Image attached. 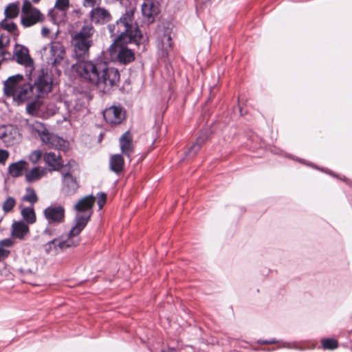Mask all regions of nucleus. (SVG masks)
Here are the masks:
<instances>
[{
    "label": "nucleus",
    "mask_w": 352,
    "mask_h": 352,
    "mask_svg": "<svg viewBox=\"0 0 352 352\" xmlns=\"http://www.w3.org/2000/svg\"><path fill=\"white\" fill-rule=\"evenodd\" d=\"M43 160L50 171L59 170L63 166V159L60 153L54 152L46 153L43 155Z\"/></svg>",
    "instance_id": "17"
},
{
    "label": "nucleus",
    "mask_w": 352,
    "mask_h": 352,
    "mask_svg": "<svg viewBox=\"0 0 352 352\" xmlns=\"http://www.w3.org/2000/svg\"><path fill=\"white\" fill-rule=\"evenodd\" d=\"M95 202V197L93 195H87L83 198H82L75 205V209L78 212H89V214L87 216L92 214V208L94 206ZM78 215H81L80 214H78ZM85 216V214H82ZM77 214L76 215V217Z\"/></svg>",
    "instance_id": "18"
},
{
    "label": "nucleus",
    "mask_w": 352,
    "mask_h": 352,
    "mask_svg": "<svg viewBox=\"0 0 352 352\" xmlns=\"http://www.w3.org/2000/svg\"><path fill=\"white\" fill-rule=\"evenodd\" d=\"M43 215L47 224L43 231V234L49 237L60 234V229L58 226L65 221V210L60 205H51L43 210Z\"/></svg>",
    "instance_id": "5"
},
{
    "label": "nucleus",
    "mask_w": 352,
    "mask_h": 352,
    "mask_svg": "<svg viewBox=\"0 0 352 352\" xmlns=\"http://www.w3.org/2000/svg\"><path fill=\"white\" fill-rule=\"evenodd\" d=\"M0 26L5 30H7L9 33H14L17 31V26L14 22H8L7 19H3L0 22Z\"/></svg>",
    "instance_id": "31"
},
{
    "label": "nucleus",
    "mask_w": 352,
    "mask_h": 352,
    "mask_svg": "<svg viewBox=\"0 0 352 352\" xmlns=\"http://www.w3.org/2000/svg\"><path fill=\"white\" fill-rule=\"evenodd\" d=\"M90 215H77L74 219V225L66 234H60L52 236L51 239L43 245V250L47 254H58L67 248L77 247L80 243L79 234L87 225Z\"/></svg>",
    "instance_id": "2"
},
{
    "label": "nucleus",
    "mask_w": 352,
    "mask_h": 352,
    "mask_svg": "<svg viewBox=\"0 0 352 352\" xmlns=\"http://www.w3.org/2000/svg\"><path fill=\"white\" fill-rule=\"evenodd\" d=\"M100 2L101 0H84V6L94 8L96 6L100 5Z\"/></svg>",
    "instance_id": "39"
},
{
    "label": "nucleus",
    "mask_w": 352,
    "mask_h": 352,
    "mask_svg": "<svg viewBox=\"0 0 352 352\" xmlns=\"http://www.w3.org/2000/svg\"><path fill=\"white\" fill-rule=\"evenodd\" d=\"M162 352H176L174 348H168L166 350H162Z\"/></svg>",
    "instance_id": "46"
},
{
    "label": "nucleus",
    "mask_w": 352,
    "mask_h": 352,
    "mask_svg": "<svg viewBox=\"0 0 352 352\" xmlns=\"http://www.w3.org/2000/svg\"><path fill=\"white\" fill-rule=\"evenodd\" d=\"M27 164L28 163L25 160L12 163L8 166V173L12 177H19L23 175V172L26 170Z\"/></svg>",
    "instance_id": "24"
},
{
    "label": "nucleus",
    "mask_w": 352,
    "mask_h": 352,
    "mask_svg": "<svg viewBox=\"0 0 352 352\" xmlns=\"http://www.w3.org/2000/svg\"><path fill=\"white\" fill-rule=\"evenodd\" d=\"M3 93L6 97L12 98L17 105L38 98L32 85L26 82L23 76L19 74L10 76L4 81Z\"/></svg>",
    "instance_id": "3"
},
{
    "label": "nucleus",
    "mask_w": 352,
    "mask_h": 352,
    "mask_svg": "<svg viewBox=\"0 0 352 352\" xmlns=\"http://www.w3.org/2000/svg\"><path fill=\"white\" fill-rule=\"evenodd\" d=\"M0 56L2 57L3 60H13L12 54L10 52L3 50V48L0 50Z\"/></svg>",
    "instance_id": "38"
},
{
    "label": "nucleus",
    "mask_w": 352,
    "mask_h": 352,
    "mask_svg": "<svg viewBox=\"0 0 352 352\" xmlns=\"http://www.w3.org/2000/svg\"><path fill=\"white\" fill-rule=\"evenodd\" d=\"M10 38L8 34H2L0 35V50L10 44Z\"/></svg>",
    "instance_id": "35"
},
{
    "label": "nucleus",
    "mask_w": 352,
    "mask_h": 352,
    "mask_svg": "<svg viewBox=\"0 0 352 352\" xmlns=\"http://www.w3.org/2000/svg\"><path fill=\"white\" fill-rule=\"evenodd\" d=\"M23 199L32 204H34L38 201V197L34 190H32L30 193L24 196Z\"/></svg>",
    "instance_id": "37"
},
{
    "label": "nucleus",
    "mask_w": 352,
    "mask_h": 352,
    "mask_svg": "<svg viewBox=\"0 0 352 352\" xmlns=\"http://www.w3.org/2000/svg\"><path fill=\"white\" fill-rule=\"evenodd\" d=\"M32 133H37L42 142L50 148L65 151L68 146V142L59 136L50 133L45 125L34 121L30 124Z\"/></svg>",
    "instance_id": "7"
},
{
    "label": "nucleus",
    "mask_w": 352,
    "mask_h": 352,
    "mask_svg": "<svg viewBox=\"0 0 352 352\" xmlns=\"http://www.w3.org/2000/svg\"><path fill=\"white\" fill-rule=\"evenodd\" d=\"M50 33V30L47 28L43 27L41 30L43 36H46Z\"/></svg>",
    "instance_id": "45"
},
{
    "label": "nucleus",
    "mask_w": 352,
    "mask_h": 352,
    "mask_svg": "<svg viewBox=\"0 0 352 352\" xmlns=\"http://www.w3.org/2000/svg\"><path fill=\"white\" fill-rule=\"evenodd\" d=\"M110 12L100 6L92 8L89 12V19L95 25H104L111 20Z\"/></svg>",
    "instance_id": "14"
},
{
    "label": "nucleus",
    "mask_w": 352,
    "mask_h": 352,
    "mask_svg": "<svg viewBox=\"0 0 352 352\" xmlns=\"http://www.w3.org/2000/svg\"><path fill=\"white\" fill-rule=\"evenodd\" d=\"M160 12V3L157 0H144L142 5V13L148 23H153Z\"/></svg>",
    "instance_id": "13"
},
{
    "label": "nucleus",
    "mask_w": 352,
    "mask_h": 352,
    "mask_svg": "<svg viewBox=\"0 0 352 352\" xmlns=\"http://www.w3.org/2000/svg\"><path fill=\"white\" fill-rule=\"evenodd\" d=\"M164 38L166 39V42L165 43L164 41L162 40V43L159 45L157 54L160 58L164 59V62H166V59L168 60L169 51L172 48V43L170 34H164Z\"/></svg>",
    "instance_id": "22"
},
{
    "label": "nucleus",
    "mask_w": 352,
    "mask_h": 352,
    "mask_svg": "<svg viewBox=\"0 0 352 352\" xmlns=\"http://www.w3.org/2000/svg\"><path fill=\"white\" fill-rule=\"evenodd\" d=\"M62 193L67 197H70L76 193L79 188V184L77 181L76 177H67L66 178H62Z\"/></svg>",
    "instance_id": "16"
},
{
    "label": "nucleus",
    "mask_w": 352,
    "mask_h": 352,
    "mask_svg": "<svg viewBox=\"0 0 352 352\" xmlns=\"http://www.w3.org/2000/svg\"><path fill=\"white\" fill-rule=\"evenodd\" d=\"M103 117L107 123L118 125L125 119L124 109L120 106H111L103 111Z\"/></svg>",
    "instance_id": "12"
},
{
    "label": "nucleus",
    "mask_w": 352,
    "mask_h": 352,
    "mask_svg": "<svg viewBox=\"0 0 352 352\" xmlns=\"http://www.w3.org/2000/svg\"><path fill=\"white\" fill-rule=\"evenodd\" d=\"M44 15L38 9L33 7L30 1L25 0L22 6L21 22L23 27L28 28L37 23L43 22Z\"/></svg>",
    "instance_id": "10"
},
{
    "label": "nucleus",
    "mask_w": 352,
    "mask_h": 352,
    "mask_svg": "<svg viewBox=\"0 0 352 352\" xmlns=\"http://www.w3.org/2000/svg\"><path fill=\"white\" fill-rule=\"evenodd\" d=\"M135 8L130 6L114 24H109L108 29L113 38V43L108 51L113 59L122 65H127L135 60L133 50L125 45L134 43L138 45L142 39V33L134 20Z\"/></svg>",
    "instance_id": "1"
},
{
    "label": "nucleus",
    "mask_w": 352,
    "mask_h": 352,
    "mask_svg": "<svg viewBox=\"0 0 352 352\" xmlns=\"http://www.w3.org/2000/svg\"><path fill=\"white\" fill-rule=\"evenodd\" d=\"M30 102L26 107V110L28 112L31 113L32 111L35 110V104L34 100H29Z\"/></svg>",
    "instance_id": "44"
},
{
    "label": "nucleus",
    "mask_w": 352,
    "mask_h": 352,
    "mask_svg": "<svg viewBox=\"0 0 352 352\" xmlns=\"http://www.w3.org/2000/svg\"><path fill=\"white\" fill-rule=\"evenodd\" d=\"M12 242L10 239H6L1 240L0 241V247L1 248V247L9 248V247L12 246Z\"/></svg>",
    "instance_id": "43"
},
{
    "label": "nucleus",
    "mask_w": 352,
    "mask_h": 352,
    "mask_svg": "<svg viewBox=\"0 0 352 352\" xmlns=\"http://www.w3.org/2000/svg\"><path fill=\"white\" fill-rule=\"evenodd\" d=\"M94 33V27L91 25H84L79 32L72 34L73 57L77 63L89 58V49L94 43L92 39Z\"/></svg>",
    "instance_id": "4"
},
{
    "label": "nucleus",
    "mask_w": 352,
    "mask_h": 352,
    "mask_svg": "<svg viewBox=\"0 0 352 352\" xmlns=\"http://www.w3.org/2000/svg\"><path fill=\"white\" fill-rule=\"evenodd\" d=\"M209 136L208 130L202 131L196 141L189 148L187 155H195L200 150L201 146L209 139Z\"/></svg>",
    "instance_id": "21"
},
{
    "label": "nucleus",
    "mask_w": 352,
    "mask_h": 352,
    "mask_svg": "<svg viewBox=\"0 0 352 352\" xmlns=\"http://www.w3.org/2000/svg\"><path fill=\"white\" fill-rule=\"evenodd\" d=\"M105 61L100 57L90 60L85 59L76 63L74 67L81 78L95 85Z\"/></svg>",
    "instance_id": "6"
},
{
    "label": "nucleus",
    "mask_w": 352,
    "mask_h": 352,
    "mask_svg": "<svg viewBox=\"0 0 352 352\" xmlns=\"http://www.w3.org/2000/svg\"><path fill=\"white\" fill-rule=\"evenodd\" d=\"M21 216L27 224H33L36 217L33 207H25L21 210Z\"/></svg>",
    "instance_id": "26"
},
{
    "label": "nucleus",
    "mask_w": 352,
    "mask_h": 352,
    "mask_svg": "<svg viewBox=\"0 0 352 352\" xmlns=\"http://www.w3.org/2000/svg\"><path fill=\"white\" fill-rule=\"evenodd\" d=\"M278 342L275 338H272L270 340H258V343L261 344H272Z\"/></svg>",
    "instance_id": "42"
},
{
    "label": "nucleus",
    "mask_w": 352,
    "mask_h": 352,
    "mask_svg": "<svg viewBox=\"0 0 352 352\" xmlns=\"http://www.w3.org/2000/svg\"><path fill=\"white\" fill-rule=\"evenodd\" d=\"M40 0H32V1L35 3H38Z\"/></svg>",
    "instance_id": "49"
},
{
    "label": "nucleus",
    "mask_w": 352,
    "mask_h": 352,
    "mask_svg": "<svg viewBox=\"0 0 352 352\" xmlns=\"http://www.w3.org/2000/svg\"><path fill=\"white\" fill-rule=\"evenodd\" d=\"M120 146L122 153L130 157L131 153L133 151L132 143V137L130 132L126 131L120 138Z\"/></svg>",
    "instance_id": "19"
},
{
    "label": "nucleus",
    "mask_w": 352,
    "mask_h": 352,
    "mask_svg": "<svg viewBox=\"0 0 352 352\" xmlns=\"http://www.w3.org/2000/svg\"><path fill=\"white\" fill-rule=\"evenodd\" d=\"M13 60H15L17 63L24 65L27 71L30 72L33 69V59L31 58L29 54V50L20 44L16 43L13 51Z\"/></svg>",
    "instance_id": "11"
},
{
    "label": "nucleus",
    "mask_w": 352,
    "mask_h": 352,
    "mask_svg": "<svg viewBox=\"0 0 352 352\" xmlns=\"http://www.w3.org/2000/svg\"><path fill=\"white\" fill-rule=\"evenodd\" d=\"M107 200V195L104 192H99L97 197V203L98 205L99 209H102L106 202Z\"/></svg>",
    "instance_id": "36"
},
{
    "label": "nucleus",
    "mask_w": 352,
    "mask_h": 352,
    "mask_svg": "<svg viewBox=\"0 0 352 352\" xmlns=\"http://www.w3.org/2000/svg\"><path fill=\"white\" fill-rule=\"evenodd\" d=\"M53 75L47 68L39 70L36 79L32 85L36 96L43 98L51 91L52 87Z\"/></svg>",
    "instance_id": "9"
},
{
    "label": "nucleus",
    "mask_w": 352,
    "mask_h": 352,
    "mask_svg": "<svg viewBox=\"0 0 352 352\" xmlns=\"http://www.w3.org/2000/svg\"><path fill=\"white\" fill-rule=\"evenodd\" d=\"M10 254V251L0 247V261H3Z\"/></svg>",
    "instance_id": "41"
},
{
    "label": "nucleus",
    "mask_w": 352,
    "mask_h": 352,
    "mask_svg": "<svg viewBox=\"0 0 352 352\" xmlns=\"http://www.w3.org/2000/svg\"><path fill=\"white\" fill-rule=\"evenodd\" d=\"M9 157V153L6 150L0 148V164H4Z\"/></svg>",
    "instance_id": "40"
},
{
    "label": "nucleus",
    "mask_w": 352,
    "mask_h": 352,
    "mask_svg": "<svg viewBox=\"0 0 352 352\" xmlns=\"http://www.w3.org/2000/svg\"><path fill=\"white\" fill-rule=\"evenodd\" d=\"M12 126H2L0 127V139L4 142H10L13 139Z\"/></svg>",
    "instance_id": "29"
},
{
    "label": "nucleus",
    "mask_w": 352,
    "mask_h": 352,
    "mask_svg": "<svg viewBox=\"0 0 352 352\" xmlns=\"http://www.w3.org/2000/svg\"><path fill=\"white\" fill-rule=\"evenodd\" d=\"M76 165V162L73 160L69 161L65 165L63 164V166L58 170L61 174L62 178H66L67 177H74L73 175L74 172V166Z\"/></svg>",
    "instance_id": "28"
},
{
    "label": "nucleus",
    "mask_w": 352,
    "mask_h": 352,
    "mask_svg": "<svg viewBox=\"0 0 352 352\" xmlns=\"http://www.w3.org/2000/svg\"><path fill=\"white\" fill-rule=\"evenodd\" d=\"M324 349L333 350L338 346V342L333 338H324L321 341Z\"/></svg>",
    "instance_id": "30"
},
{
    "label": "nucleus",
    "mask_w": 352,
    "mask_h": 352,
    "mask_svg": "<svg viewBox=\"0 0 352 352\" xmlns=\"http://www.w3.org/2000/svg\"><path fill=\"white\" fill-rule=\"evenodd\" d=\"M96 80L95 86L103 93H107L118 87L120 75L118 69L110 67L105 61L104 67H102Z\"/></svg>",
    "instance_id": "8"
},
{
    "label": "nucleus",
    "mask_w": 352,
    "mask_h": 352,
    "mask_svg": "<svg viewBox=\"0 0 352 352\" xmlns=\"http://www.w3.org/2000/svg\"><path fill=\"white\" fill-rule=\"evenodd\" d=\"M239 105H241L240 104H241V99L239 98ZM239 108H240V112H241V113H242V108L241 107V106H239Z\"/></svg>",
    "instance_id": "47"
},
{
    "label": "nucleus",
    "mask_w": 352,
    "mask_h": 352,
    "mask_svg": "<svg viewBox=\"0 0 352 352\" xmlns=\"http://www.w3.org/2000/svg\"><path fill=\"white\" fill-rule=\"evenodd\" d=\"M65 55V50L63 45L59 42L53 43L50 47V57L48 63L56 66L63 60Z\"/></svg>",
    "instance_id": "15"
},
{
    "label": "nucleus",
    "mask_w": 352,
    "mask_h": 352,
    "mask_svg": "<svg viewBox=\"0 0 352 352\" xmlns=\"http://www.w3.org/2000/svg\"><path fill=\"white\" fill-rule=\"evenodd\" d=\"M16 205L15 199L12 197H8L3 204V210L6 212H10L12 210Z\"/></svg>",
    "instance_id": "32"
},
{
    "label": "nucleus",
    "mask_w": 352,
    "mask_h": 352,
    "mask_svg": "<svg viewBox=\"0 0 352 352\" xmlns=\"http://www.w3.org/2000/svg\"><path fill=\"white\" fill-rule=\"evenodd\" d=\"M12 228V236L19 239H23L30 232L28 225L23 221H15Z\"/></svg>",
    "instance_id": "20"
},
{
    "label": "nucleus",
    "mask_w": 352,
    "mask_h": 352,
    "mask_svg": "<svg viewBox=\"0 0 352 352\" xmlns=\"http://www.w3.org/2000/svg\"><path fill=\"white\" fill-rule=\"evenodd\" d=\"M69 0H56L55 7L61 11H65L69 8Z\"/></svg>",
    "instance_id": "34"
},
{
    "label": "nucleus",
    "mask_w": 352,
    "mask_h": 352,
    "mask_svg": "<svg viewBox=\"0 0 352 352\" xmlns=\"http://www.w3.org/2000/svg\"><path fill=\"white\" fill-rule=\"evenodd\" d=\"M124 160L121 154L112 155L109 160V167L111 171L120 175L124 169Z\"/></svg>",
    "instance_id": "23"
},
{
    "label": "nucleus",
    "mask_w": 352,
    "mask_h": 352,
    "mask_svg": "<svg viewBox=\"0 0 352 352\" xmlns=\"http://www.w3.org/2000/svg\"><path fill=\"white\" fill-rule=\"evenodd\" d=\"M45 174V170L40 167H34L25 174V179L28 183H32L40 179Z\"/></svg>",
    "instance_id": "25"
},
{
    "label": "nucleus",
    "mask_w": 352,
    "mask_h": 352,
    "mask_svg": "<svg viewBox=\"0 0 352 352\" xmlns=\"http://www.w3.org/2000/svg\"><path fill=\"white\" fill-rule=\"evenodd\" d=\"M41 157L42 152L39 150H36L30 153L29 160L32 164H35L41 160Z\"/></svg>",
    "instance_id": "33"
},
{
    "label": "nucleus",
    "mask_w": 352,
    "mask_h": 352,
    "mask_svg": "<svg viewBox=\"0 0 352 352\" xmlns=\"http://www.w3.org/2000/svg\"><path fill=\"white\" fill-rule=\"evenodd\" d=\"M284 347H287V348H291V346H289V343H285L284 345H283Z\"/></svg>",
    "instance_id": "48"
},
{
    "label": "nucleus",
    "mask_w": 352,
    "mask_h": 352,
    "mask_svg": "<svg viewBox=\"0 0 352 352\" xmlns=\"http://www.w3.org/2000/svg\"><path fill=\"white\" fill-rule=\"evenodd\" d=\"M19 13V3H10L5 9L4 14L6 19H14Z\"/></svg>",
    "instance_id": "27"
}]
</instances>
